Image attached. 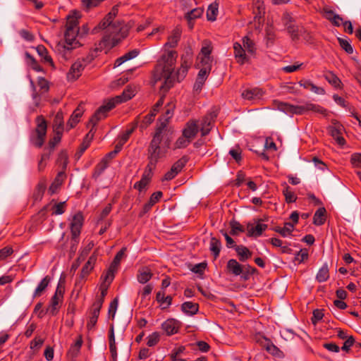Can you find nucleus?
Masks as SVG:
<instances>
[{"mask_svg": "<svg viewBox=\"0 0 361 361\" xmlns=\"http://www.w3.org/2000/svg\"><path fill=\"white\" fill-rule=\"evenodd\" d=\"M181 36V30L176 27L168 37L164 44V52L158 60L153 72V82L154 84L160 82V90L163 92L168 91L176 80L180 82L187 75L188 69L192 63L193 52L191 48L185 49L180 59V67L175 73L174 68L178 57L177 51L167 50L166 48H174L177 46Z\"/></svg>", "mask_w": 361, "mask_h": 361, "instance_id": "nucleus-1", "label": "nucleus"}, {"mask_svg": "<svg viewBox=\"0 0 361 361\" xmlns=\"http://www.w3.org/2000/svg\"><path fill=\"white\" fill-rule=\"evenodd\" d=\"M118 13V6H114L98 26L94 28L92 31L94 33L97 32L98 30H106L105 35L99 44L96 45L94 50L90 51L85 58L80 60L85 64V66L94 60L97 52L111 49L121 41V38L125 37L122 32L123 27L121 24H116L114 22V19Z\"/></svg>", "mask_w": 361, "mask_h": 361, "instance_id": "nucleus-2", "label": "nucleus"}, {"mask_svg": "<svg viewBox=\"0 0 361 361\" xmlns=\"http://www.w3.org/2000/svg\"><path fill=\"white\" fill-rule=\"evenodd\" d=\"M79 18L80 14L76 11L68 16L64 40L58 42L54 47V51L61 61L66 62L71 59L74 56L75 49L82 46L77 39L80 32Z\"/></svg>", "mask_w": 361, "mask_h": 361, "instance_id": "nucleus-3", "label": "nucleus"}, {"mask_svg": "<svg viewBox=\"0 0 361 361\" xmlns=\"http://www.w3.org/2000/svg\"><path fill=\"white\" fill-rule=\"evenodd\" d=\"M170 143L171 139L166 135V123H162L156 128L147 149L148 164L151 167H156L159 160L164 157Z\"/></svg>", "mask_w": 361, "mask_h": 361, "instance_id": "nucleus-4", "label": "nucleus"}, {"mask_svg": "<svg viewBox=\"0 0 361 361\" xmlns=\"http://www.w3.org/2000/svg\"><path fill=\"white\" fill-rule=\"evenodd\" d=\"M134 95V90L128 87L123 92L121 95L109 100L106 103L101 106L90 120L92 126H94L99 121L106 118L107 113L114 109L116 104L126 102L130 99Z\"/></svg>", "mask_w": 361, "mask_h": 361, "instance_id": "nucleus-5", "label": "nucleus"}, {"mask_svg": "<svg viewBox=\"0 0 361 361\" xmlns=\"http://www.w3.org/2000/svg\"><path fill=\"white\" fill-rule=\"evenodd\" d=\"M281 20L292 40H298L300 36L307 40L311 38L310 33L302 26L295 24L293 18L288 13H283Z\"/></svg>", "mask_w": 361, "mask_h": 361, "instance_id": "nucleus-6", "label": "nucleus"}, {"mask_svg": "<svg viewBox=\"0 0 361 361\" xmlns=\"http://www.w3.org/2000/svg\"><path fill=\"white\" fill-rule=\"evenodd\" d=\"M212 51V47L211 43L208 41L203 42L200 52L197 57L198 61L196 66L209 68L212 69V64L213 62V58L211 56Z\"/></svg>", "mask_w": 361, "mask_h": 361, "instance_id": "nucleus-7", "label": "nucleus"}, {"mask_svg": "<svg viewBox=\"0 0 361 361\" xmlns=\"http://www.w3.org/2000/svg\"><path fill=\"white\" fill-rule=\"evenodd\" d=\"M37 126L35 130L36 135L31 137L32 143L37 147H41L44 142L47 134V125L42 116H37Z\"/></svg>", "mask_w": 361, "mask_h": 361, "instance_id": "nucleus-8", "label": "nucleus"}, {"mask_svg": "<svg viewBox=\"0 0 361 361\" xmlns=\"http://www.w3.org/2000/svg\"><path fill=\"white\" fill-rule=\"evenodd\" d=\"M64 288L58 285L55 293L51 299L47 312L52 316L56 315L63 302Z\"/></svg>", "mask_w": 361, "mask_h": 361, "instance_id": "nucleus-9", "label": "nucleus"}, {"mask_svg": "<svg viewBox=\"0 0 361 361\" xmlns=\"http://www.w3.org/2000/svg\"><path fill=\"white\" fill-rule=\"evenodd\" d=\"M307 111H312L323 116H326V110L318 104L306 103L304 105H293V114L300 115Z\"/></svg>", "mask_w": 361, "mask_h": 361, "instance_id": "nucleus-10", "label": "nucleus"}, {"mask_svg": "<svg viewBox=\"0 0 361 361\" xmlns=\"http://www.w3.org/2000/svg\"><path fill=\"white\" fill-rule=\"evenodd\" d=\"M126 250V248L123 247L117 252L107 272L106 273L104 276V282H107L108 285H109L113 281L114 278V273L117 271L120 262L125 255Z\"/></svg>", "mask_w": 361, "mask_h": 361, "instance_id": "nucleus-11", "label": "nucleus"}, {"mask_svg": "<svg viewBox=\"0 0 361 361\" xmlns=\"http://www.w3.org/2000/svg\"><path fill=\"white\" fill-rule=\"evenodd\" d=\"M83 221L84 219L81 212H78L73 216L71 223V231L73 235V240H74L75 243H78L79 242L78 239L83 224Z\"/></svg>", "mask_w": 361, "mask_h": 361, "instance_id": "nucleus-12", "label": "nucleus"}, {"mask_svg": "<svg viewBox=\"0 0 361 361\" xmlns=\"http://www.w3.org/2000/svg\"><path fill=\"white\" fill-rule=\"evenodd\" d=\"M344 131L343 126L338 122H333L328 128V132L331 136L336 140L338 145L343 146L345 144V140L343 137Z\"/></svg>", "mask_w": 361, "mask_h": 361, "instance_id": "nucleus-13", "label": "nucleus"}, {"mask_svg": "<svg viewBox=\"0 0 361 361\" xmlns=\"http://www.w3.org/2000/svg\"><path fill=\"white\" fill-rule=\"evenodd\" d=\"M188 159L187 157H183L176 161L171 166L170 171H169L164 175L163 180H171L173 179L177 174L181 171L183 168L185 166Z\"/></svg>", "mask_w": 361, "mask_h": 361, "instance_id": "nucleus-14", "label": "nucleus"}, {"mask_svg": "<svg viewBox=\"0 0 361 361\" xmlns=\"http://www.w3.org/2000/svg\"><path fill=\"white\" fill-rule=\"evenodd\" d=\"M102 307V301H101V300L94 301L93 303L90 310L89 321L87 324V328L88 330L92 329L97 324Z\"/></svg>", "mask_w": 361, "mask_h": 361, "instance_id": "nucleus-15", "label": "nucleus"}, {"mask_svg": "<svg viewBox=\"0 0 361 361\" xmlns=\"http://www.w3.org/2000/svg\"><path fill=\"white\" fill-rule=\"evenodd\" d=\"M197 123L198 121L196 120H190L185 123V127L183 129V134L191 140L195 137L199 130H200Z\"/></svg>", "mask_w": 361, "mask_h": 361, "instance_id": "nucleus-16", "label": "nucleus"}, {"mask_svg": "<svg viewBox=\"0 0 361 361\" xmlns=\"http://www.w3.org/2000/svg\"><path fill=\"white\" fill-rule=\"evenodd\" d=\"M264 92L259 87L247 88L243 90L241 96L243 99L250 101H257L262 98Z\"/></svg>", "mask_w": 361, "mask_h": 361, "instance_id": "nucleus-17", "label": "nucleus"}, {"mask_svg": "<svg viewBox=\"0 0 361 361\" xmlns=\"http://www.w3.org/2000/svg\"><path fill=\"white\" fill-rule=\"evenodd\" d=\"M97 261V255L93 253L88 259L87 262L83 266L80 274V279L76 282V284L82 283L85 280L86 277L90 274L91 271L93 269L95 262Z\"/></svg>", "mask_w": 361, "mask_h": 361, "instance_id": "nucleus-18", "label": "nucleus"}, {"mask_svg": "<svg viewBox=\"0 0 361 361\" xmlns=\"http://www.w3.org/2000/svg\"><path fill=\"white\" fill-rule=\"evenodd\" d=\"M85 67V64H84V63L80 61V59L77 60L71 66V68L67 74L68 79L72 80H75L78 79L81 75Z\"/></svg>", "mask_w": 361, "mask_h": 361, "instance_id": "nucleus-19", "label": "nucleus"}, {"mask_svg": "<svg viewBox=\"0 0 361 361\" xmlns=\"http://www.w3.org/2000/svg\"><path fill=\"white\" fill-rule=\"evenodd\" d=\"M262 221V219H258L255 226L250 224L247 225V235L258 237L262 234L263 231H264L268 226L267 224L261 223Z\"/></svg>", "mask_w": 361, "mask_h": 361, "instance_id": "nucleus-20", "label": "nucleus"}, {"mask_svg": "<svg viewBox=\"0 0 361 361\" xmlns=\"http://www.w3.org/2000/svg\"><path fill=\"white\" fill-rule=\"evenodd\" d=\"M161 326L166 334L170 336L178 331L180 322L174 319H169L162 324Z\"/></svg>", "mask_w": 361, "mask_h": 361, "instance_id": "nucleus-21", "label": "nucleus"}, {"mask_svg": "<svg viewBox=\"0 0 361 361\" xmlns=\"http://www.w3.org/2000/svg\"><path fill=\"white\" fill-rule=\"evenodd\" d=\"M234 56L237 62L240 64H244L248 61V57L245 53V50L241 44L235 42L233 44Z\"/></svg>", "mask_w": 361, "mask_h": 361, "instance_id": "nucleus-22", "label": "nucleus"}, {"mask_svg": "<svg viewBox=\"0 0 361 361\" xmlns=\"http://www.w3.org/2000/svg\"><path fill=\"white\" fill-rule=\"evenodd\" d=\"M203 9L200 7L195 8L190 11L188 12L185 15V18L188 21V25L190 29L193 28L194 23L193 21L202 16L203 14Z\"/></svg>", "mask_w": 361, "mask_h": 361, "instance_id": "nucleus-23", "label": "nucleus"}, {"mask_svg": "<svg viewBox=\"0 0 361 361\" xmlns=\"http://www.w3.org/2000/svg\"><path fill=\"white\" fill-rule=\"evenodd\" d=\"M152 276L153 274L151 269L147 267H143L138 269L137 279L139 283L145 284L152 279Z\"/></svg>", "mask_w": 361, "mask_h": 361, "instance_id": "nucleus-24", "label": "nucleus"}, {"mask_svg": "<svg viewBox=\"0 0 361 361\" xmlns=\"http://www.w3.org/2000/svg\"><path fill=\"white\" fill-rule=\"evenodd\" d=\"M294 224L291 222H286L283 227L276 226L274 231L279 233L282 237H290L292 236V233L294 231Z\"/></svg>", "mask_w": 361, "mask_h": 361, "instance_id": "nucleus-25", "label": "nucleus"}, {"mask_svg": "<svg viewBox=\"0 0 361 361\" xmlns=\"http://www.w3.org/2000/svg\"><path fill=\"white\" fill-rule=\"evenodd\" d=\"M226 268L230 273L235 276H240L243 273V265L234 259L228 261Z\"/></svg>", "mask_w": 361, "mask_h": 361, "instance_id": "nucleus-26", "label": "nucleus"}, {"mask_svg": "<svg viewBox=\"0 0 361 361\" xmlns=\"http://www.w3.org/2000/svg\"><path fill=\"white\" fill-rule=\"evenodd\" d=\"M162 195L163 194L161 191L154 192L151 195L149 200L143 206L141 214L142 215L148 212L151 209L152 207L161 199Z\"/></svg>", "mask_w": 361, "mask_h": 361, "instance_id": "nucleus-27", "label": "nucleus"}, {"mask_svg": "<svg viewBox=\"0 0 361 361\" xmlns=\"http://www.w3.org/2000/svg\"><path fill=\"white\" fill-rule=\"evenodd\" d=\"M214 117L212 115L204 116L201 122L200 131L202 136H205L210 132Z\"/></svg>", "mask_w": 361, "mask_h": 361, "instance_id": "nucleus-28", "label": "nucleus"}, {"mask_svg": "<svg viewBox=\"0 0 361 361\" xmlns=\"http://www.w3.org/2000/svg\"><path fill=\"white\" fill-rule=\"evenodd\" d=\"M109 350L113 361H116L117 359V349L116 345V340L114 336V327L111 326L109 334Z\"/></svg>", "mask_w": 361, "mask_h": 361, "instance_id": "nucleus-29", "label": "nucleus"}, {"mask_svg": "<svg viewBox=\"0 0 361 361\" xmlns=\"http://www.w3.org/2000/svg\"><path fill=\"white\" fill-rule=\"evenodd\" d=\"M299 85L305 89L311 90L317 94H324L325 91L322 87H319L314 85L310 80H302L299 82Z\"/></svg>", "mask_w": 361, "mask_h": 361, "instance_id": "nucleus-30", "label": "nucleus"}, {"mask_svg": "<svg viewBox=\"0 0 361 361\" xmlns=\"http://www.w3.org/2000/svg\"><path fill=\"white\" fill-rule=\"evenodd\" d=\"M51 281V278L49 276H46L38 284L37 288H35L33 298H37L42 295L46 288L48 287L49 283Z\"/></svg>", "mask_w": 361, "mask_h": 361, "instance_id": "nucleus-31", "label": "nucleus"}, {"mask_svg": "<svg viewBox=\"0 0 361 361\" xmlns=\"http://www.w3.org/2000/svg\"><path fill=\"white\" fill-rule=\"evenodd\" d=\"M326 211L324 207L319 208L314 214L313 224L316 226H322L326 221Z\"/></svg>", "mask_w": 361, "mask_h": 361, "instance_id": "nucleus-32", "label": "nucleus"}, {"mask_svg": "<svg viewBox=\"0 0 361 361\" xmlns=\"http://www.w3.org/2000/svg\"><path fill=\"white\" fill-rule=\"evenodd\" d=\"M235 250L240 262H245L252 257V252H250L245 246L237 245L235 246Z\"/></svg>", "mask_w": 361, "mask_h": 361, "instance_id": "nucleus-33", "label": "nucleus"}, {"mask_svg": "<svg viewBox=\"0 0 361 361\" xmlns=\"http://www.w3.org/2000/svg\"><path fill=\"white\" fill-rule=\"evenodd\" d=\"M82 344V337L79 336L78 339H77V341L73 345H71L70 349L68 351V356L71 359L76 357L80 352Z\"/></svg>", "mask_w": 361, "mask_h": 361, "instance_id": "nucleus-34", "label": "nucleus"}, {"mask_svg": "<svg viewBox=\"0 0 361 361\" xmlns=\"http://www.w3.org/2000/svg\"><path fill=\"white\" fill-rule=\"evenodd\" d=\"M53 129L54 132H63V116L61 111H58L54 117Z\"/></svg>", "mask_w": 361, "mask_h": 361, "instance_id": "nucleus-35", "label": "nucleus"}, {"mask_svg": "<svg viewBox=\"0 0 361 361\" xmlns=\"http://www.w3.org/2000/svg\"><path fill=\"white\" fill-rule=\"evenodd\" d=\"M82 113L83 107L82 105H79L71 115L69 121H68V125L70 126L71 128L75 127L79 122V118L82 116Z\"/></svg>", "mask_w": 361, "mask_h": 361, "instance_id": "nucleus-36", "label": "nucleus"}, {"mask_svg": "<svg viewBox=\"0 0 361 361\" xmlns=\"http://www.w3.org/2000/svg\"><path fill=\"white\" fill-rule=\"evenodd\" d=\"M274 106L281 111L284 112L286 114H293V105L282 102L279 100L274 101Z\"/></svg>", "mask_w": 361, "mask_h": 361, "instance_id": "nucleus-37", "label": "nucleus"}, {"mask_svg": "<svg viewBox=\"0 0 361 361\" xmlns=\"http://www.w3.org/2000/svg\"><path fill=\"white\" fill-rule=\"evenodd\" d=\"M140 116H137L135 121L131 123V127L126 130V131L121 136L120 140L121 141V145H123L129 139L130 135L135 130V129L138 126V123H140Z\"/></svg>", "mask_w": 361, "mask_h": 361, "instance_id": "nucleus-38", "label": "nucleus"}, {"mask_svg": "<svg viewBox=\"0 0 361 361\" xmlns=\"http://www.w3.org/2000/svg\"><path fill=\"white\" fill-rule=\"evenodd\" d=\"M329 278V270L327 264H323V266L318 271L316 279L318 282L322 283L327 281Z\"/></svg>", "mask_w": 361, "mask_h": 361, "instance_id": "nucleus-39", "label": "nucleus"}, {"mask_svg": "<svg viewBox=\"0 0 361 361\" xmlns=\"http://www.w3.org/2000/svg\"><path fill=\"white\" fill-rule=\"evenodd\" d=\"M63 176L64 173L63 172H60L58 173L57 176L53 181V183L51 184L49 192L51 194L56 193L58 190L59 189L60 186L62 185L63 180Z\"/></svg>", "mask_w": 361, "mask_h": 361, "instance_id": "nucleus-40", "label": "nucleus"}, {"mask_svg": "<svg viewBox=\"0 0 361 361\" xmlns=\"http://www.w3.org/2000/svg\"><path fill=\"white\" fill-rule=\"evenodd\" d=\"M265 41L267 47L273 46L276 39V34L272 25H268L265 29Z\"/></svg>", "mask_w": 361, "mask_h": 361, "instance_id": "nucleus-41", "label": "nucleus"}, {"mask_svg": "<svg viewBox=\"0 0 361 361\" xmlns=\"http://www.w3.org/2000/svg\"><path fill=\"white\" fill-rule=\"evenodd\" d=\"M198 304L192 302H185L182 304V311L190 315L195 314L198 311Z\"/></svg>", "mask_w": 361, "mask_h": 361, "instance_id": "nucleus-42", "label": "nucleus"}, {"mask_svg": "<svg viewBox=\"0 0 361 361\" xmlns=\"http://www.w3.org/2000/svg\"><path fill=\"white\" fill-rule=\"evenodd\" d=\"M174 109L175 105L173 103H169L167 104V106H166L165 113L162 116V118H161V121L164 120V121H161L159 126H161L162 123H166V128H167V123L169 120L173 116ZM166 135H167L166 132Z\"/></svg>", "mask_w": 361, "mask_h": 361, "instance_id": "nucleus-43", "label": "nucleus"}, {"mask_svg": "<svg viewBox=\"0 0 361 361\" xmlns=\"http://www.w3.org/2000/svg\"><path fill=\"white\" fill-rule=\"evenodd\" d=\"M156 299L157 302H159L161 305H162L163 309H166L171 305V296L168 295L165 297L164 293L163 292H158L156 295Z\"/></svg>", "mask_w": 361, "mask_h": 361, "instance_id": "nucleus-44", "label": "nucleus"}, {"mask_svg": "<svg viewBox=\"0 0 361 361\" xmlns=\"http://www.w3.org/2000/svg\"><path fill=\"white\" fill-rule=\"evenodd\" d=\"M221 243L219 240L213 237L211 238L209 243V250L214 255L215 258H217L221 251Z\"/></svg>", "mask_w": 361, "mask_h": 361, "instance_id": "nucleus-45", "label": "nucleus"}, {"mask_svg": "<svg viewBox=\"0 0 361 361\" xmlns=\"http://www.w3.org/2000/svg\"><path fill=\"white\" fill-rule=\"evenodd\" d=\"M219 4L215 1L211 4L207 11V18L209 21H214L218 15Z\"/></svg>", "mask_w": 361, "mask_h": 361, "instance_id": "nucleus-46", "label": "nucleus"}, {"mask_svg": "<svg viewBox=\"0 0 361 361\" xmlns=\"http://www.w3.org/2000/svg\"><path fill=\"white\" fill-rule=\"evenodd\" d=\"M253 7H254V13L255 15V18H260L262 16L264 13V5L263 0H252Z\"/></svg>", "mask_w": 361, "mask_h": 361, "instance_id": "nucleus-47", "label": "nucleus"}, {"mask_svg": "<svg viewBox=\"0 0 361 361\" xmlns=\"http://www.w3.org/2000/svg\"><path fill=\"white\" fill-rule=\"evenodd\" d=\"M265 341L266 343L264 344V347L267 351L274 356L281 357L282 352L275 345L271 343L270 341L266 339Z\"/></svg>", "mask_w": 361, "mask_h": 361, "instance_id": "nucleus-48", "label": "nucleus"}, {"mask_svg": "<svg viewBox=\"0 0 361 361\" xmlns=\"http://www.w3.org/2000/svg\"><path fill=\"white\" fill-rule=\"evenodd\" d=\"M243 45L245 51H247V53L253 54L255 52L256 48L255 43L248 37L246 36L243 38Z\"/></svg>", "mask_w": 361, "mask_h": 361, "instance_id": "nucleus-49", "label": "nucleus"}, {"mask_svg": "<svg viewBox=\"0 0 361 361\" xmlns=\"http://www.w3.org/2000/svg\"><path fill=\"white\" fill-rule=\"evenodd\" d=\"M192 140L188 138V137H185V135L182 133V135L179 137L176 142L174 143V149H182L186 147Z\"/></svg>", "mask_w": 361, "mask_h": 361, "instance_id": "nucleus-50", "label": "nucleus"}, {"mask_svg": "<svg viewBox=\"0 0 361 361\" xmlns=\"http://www.w3.org/2000/svg\"><path fill=\"white\" fill-rule=\"evenodd\" d=\"M109 162L106 161V159H102L99 163L95 166L94 171L93 173V176L94 178L99 177L104 170L108 167Z\"/></svg>", "mask_w": 361, "mask_h": 361, "instance_id": "nucleus-51", "label": "nucleus"}, {"mask_svg": "<svg viewBox=\"0 0 361 361\" xmlns=\"http://www.w3.org/2000/svg\"><path fill=\"white\" fill-rule=\"evenodd\" d=\"M37 51L45 62L49 63L51 66L54 65L51 57L49 55L47 49L44 46L37 47Z\"/></svg>", "mask_w": 361, "mask_h": 361, "instance_id": "nucleus-52", "label": "nucleus"}, {"mask_svg": "<svg viewBox=\"0 0 361 361\" xmlns=\"http://www.w3.org/2000/svg\"><path fill=\"white\" fill-rule=\"evenodd\" d=\"M154 117L155 113H149L142 118L140 124L138 123V126L142 130L145 129L149 124L152 123Z\"/></svg>", "mask_w": 361, "mask_h": 361, "instance_id": "nucleus-53", "label": "nucleus"}, {"mask_svg": "<svg viewBox=\"0 0 361 361\" xmlns=\"http://www.w3.org/2000/svg\"><path fill=\"white\" fill-rule=\"evenodd\" d=\"M283 194L286 197V201L288 203L295 202L297 197L294 192L291 191L289 186L286 185L285 188L283 190Z\"/></svg>", "mask_w": 361, "mask_h": 361, "instance_id": "nucleus-54", "label": "nucleus"}, {"mask_svg": "<svg viewBox=\"0 0 361 361\" xmlns=\"http://www.w3.org/2000/svg\"><path fill=\"white\" fill-rule=\"evenodd\" d=\"M309 254L307 249H301L295 257V261L299 264L304 262L308 259Z\"/></svg>", "mask_w": 361, "mask_h": 361, "instance_id": "nucleus-55", "label": "nucleus"}, {"mask_svg": "<svg viewBox=\"0 0 361 361\" xmlns=\"http://www.w3.org/2000/svg\"><path fill=\"white\" fill-rule=\"evenodd\" d=\"M243 273L240 274L241 278L246 281L248 280L250 276L255 272L256 270L255 268L252 267L250 265H243Z\"/></svg>", "mask_w": 361, "mask_h": 361, "instance_id": "nucleus-56", "label": "nucleus"}, {"mask_svg": "<svg viewBox=\"0 0 361 361\" xmlns=\"http://www.w3.org/2000/svg\"><path fill=\"white\" fill-rule=\"evenodd\" d=\"M37 85L39 87V91L41 92V94L48 92L49 89V82L44 78H38Z\"/></svg>", "mask_w": 361, "mask_h": 361, "instance_id": "nucleus-57", "label": "nucleus"}, {"mask_svg": "<svg viewBox=\"0 0 361 361\" xmlns=\"http://www.w3.org/2000/svg\"><path fill=\"white\" fill-rule=\"evenodd\" d=\"M338 40L340 46L343 49H344L349 54H353V48L348 40L342 38H338Z\"/></svg>", "mask_w": 361, "mask_h": 361, "instance_id": "nucleus-58", "label": "nucleus"}, {"mask_svg": "<svg viewBox=\"0 0 361 361\" xmlns=\"http://www.w3.org/2000/svg\"><path fill=\"white\" fill-rule=\"evenodd\" d=\"M242 150L236 146L234 148L230 149L229 154L235 159L237 162H239L242 159L241 157Z\"/></svg>", "mask_w": 361, "mask_h": 361, "instance_id": "nucleus-59", "label": "nucleus"}, {"mask_svg": "<svg viewBox=\"0 0 361 361\" xmlns=\"http://www.w3.org/2000/svg\"><path fill=\"white\" fill-rule=\"evenodd\" d=\"M351 164L356 168H361V153H353L350 157Z\"/></svg>", "mask_w": 361, "mask_h": 361, "instance_id": "nucleus-60", "label": "nucleus"}, {"mask_svg": "<svg viewBox=\"0 0 361 361\" xmlns=\"http://www.w3.org/2000/svg\"><path fill=\"white\" fill-rule=\"evenodd\" d=\"M159 341V335L158 333H153L147 337V345L149 347L154 346Z\"/></svg>", "mask_w": 361, "mask_h": 361, "instance_id": "nucleus-61", "label": "nucleus"}, {"mask_svg": "<svg viewBox=\"0 0 361 361\" xmlns=\"http://www.w3.org/2000/svg\"><path fill=\"white\" fill-rule=\"evenodd\" d=\"M156 167H151L149 164H147L145 170L144 171V173L142 176V178H145L147 182L149 183V180L152 176L153 171L155 169Z\"/></svg>", "mask_w": 361, "mask_h": 361, "instance_id": "nucleus-62", "label": "nucleus"}, {"mask_svg": "<svg viewBox=\"0 0 361 361\" xmlns=\"http://www.w3.org/2000/svg\"><path fill=\"white\" fill-rule=\"evenodd\" d=\"M324 317L322 310L316 309L313 311V316L312 317V322L314 324H316L319 321L322 320Z\"/></svg>", "mask_w": 361, "mask_h": 361, "instance_id": "nucleus-63", "label": "nucleus"}, {"mask_svg": "<svg viewBox=\"0 0 361 361\" xmlns=\"http://www.w3.org/2000/svg\"><path fill=\"white\" fill-rule=\"evenodd\" d=\"M54 137L49 140L50 148L54 149L55 146L61 141L63 132H54Z\"/></svg>", "mask_w": 361, "mask_h": 361, "instance_id": "nucleus-64", "label": "nucleus"}]
</instances>
